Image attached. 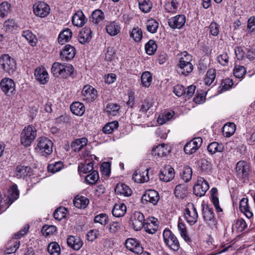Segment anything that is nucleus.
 <instances>
[{
    "instance_id": "1",
    "label": "nucleus",
    "mask_w": 255,
    "mask_h": 255,
    "mask_svg": "<svg viewBox=\"0 0 255 255\" xmlns=\"http://www.w3.org/2000/svg\"><path fill=\"white\" fill-rule=\"evenodd\" d=\"M74 70V68L71 64L59 62H54L51 68V72L54 75L64 78L72 76Z\"/></svg>"
},
{
    "instance_id": "2",
    "label": "nucleus",
    "mask_w": 255,
    "mask_h": 255,
    "mask_svg": "<svg viewBox=\"0 0 255 255\" xmlns=\"http://www.w3.org/2000/svg\"><path fill=\"white\" fill-rule=\"evenodd\" d=\"M36 151L40 155L47 156L53 152V142L48 137L40 136L36 140Z\"/></svg>"
},
{
    "instance_id": "3",
    "label": "nucleus",
    "mask_w": 255,
    "mask_h": 255,
    "mask_svg": "<svg viewBox=\"0 0 255 255\" xmlns=\"http://www.w3.org/2000/svg\"><path fill=\"white\" fill-rule=\"evenodd\" d=\"M164 243L174 251H177L180 248V244L176 237L168 229H165L163 233Z\"/></svg>"
},
{
    "instance_id": "4",
    "label": "nucleus",
    "mask_w": 255,
    "mask_h": 255,
    "mask_svg": "<svg viewBox=\"0 0 255 255\" xmlns=\"http://www.w3.org/2000/svg\"><path fill=\"white\" fill-rule=\"evenodd\" d=\"M15 60L8 55L4 54L0 57V68L4 72L9 75L12 74L15 71Z\"/></svg>"
},
{
    "instance_id": "5",
    "label": "nucleus",
    "mask_w": 255,
    "mask_h": 255,
    "mask_svg": "<svg viewBox=\"0 0 255 255\" xmlns=\"http://www.w3.org/2000/svg\"><path fill=\"white\" fill-rule=\"evenodd\" d=\"M37 136L35 128H23L21 133L20 142L25 147L29 146Z\"/></svg>"
},
{
    "instance_id": "6",
    "label": "nucleus",
    "mask_w": 255,
    "mask_h": 255,
    "mask_svg": "<svg viewBox=\"0 0 255 255\" xmlns=\"http://www.w3.org/2000/svg\"><path fill=\"white\" fill-rule=\"evenodd\" d=\"M184 214L186 221L190 225H193L197 222L198 213L193 203H189L186 205Z\"/></svg>"
},
{
    "instance_id": "7",
    "label": "nucleus",
    "mask_w": 255,
    "mask_h": 255,
    "mask_svg": "<svg viewBox=\"0 0 255 255\" xmlns=\"http://www.w3.org/2000/svg\"><path fill=\"white\" fill-rule=\"evenodd\" d=\"M202 215L204 221L212 229H217V222L215 218L212 209L208 206L203 207Z\"/></svg>"
},
{
    "instance_id": "8",
    "label": "nucleus",
    "mask_w": 255,
    "mask_h": 255,
    "mask_svg": "<svg viewBox=\"0 0 255 255\" xmlns=\"http://www.w3.org/2000/svg\"><path fill=\"white\" fill-rule=\"evenodd\" d=\"M209 185L203 177H198L196 183L193 187L194 194L197 196H203L209 189Z\"/></svg>"
},
{
    "instance_id": "9",
    "label": "nucleus",
    "mask_w": 255,
    "mask_h": 255,
    "mask_svg": "<svg viewBox=\"0 0 255 255\" xmlns=\"http://www.w3.org/2000/svg\"><path fill=\"white\" fill-rule=\"evenodd\" d=\"M202 138L200 137L194 138L185 144L184 147V152L189 155L195 153L202 145Z\"/></svg>"
},
{
    "instance_id": "10",
    "label": "nucleus",
    "mask_w": 255,
    "mask_h": 255,
    "mask_svg": "<svg viewBox=\"0 0 255 255\" xmlns=\"http://www.w3.org/2000/svg\"><path fill=\"white\" fill-rule=\"evenodd\" d=\"M97 97V91L89 85H85L82 91V98L87 102L94 101Z\"/></svg>"
},
{
    "instance_id": "11",
    "label": "nucleus",
    "mask_w": 255,
    "mask_h": 255,
    "mask_svg": "<svg viewBox=\"0 0 255 255\" xmlns=\"http://www.w3.org/2000/svg\"><path fill=\"white\" fill-rule=\"evenodd\" d=\"M131 221L132 226L135 231L140 230L145 223L144 215L140 212H135L133 214Z\"/></svg>"
},
{
    "instance_id": "12",
    "label": "nucleus",
    "mask_w": 255,
    "mask_h": 255,
    "mask_svg": "<svg viewBox=\"0 0 255 255\" xmlns=\"http://www.w3.org/2000/svg\"><path fill=\"white\" fill-rule=\"evenodd\" d=\"M50 7L44 2H38L33 5V11L35 14L41 17L46 16L50 12Z\"/></svg>"
},
{
    "instance_id": "13",
    "label": "nucleus",
    "mask_w": 255,
    "mask_h": 255,
    "mask_svg": "<svg viewBox=\"0 0 255 255\" xmlns=\"http://www.w3.org/2000/svg\"><path fill=\"white\" fill-rule=\"evenodd\" d=\"M250 168V164L248 162L245 160H241L238 162L236 164V171L240 178H244L249 175Z\"/></svg>"
},
{
    "instance_id": "14",
    "label": "nucleus",
    "mask_w": 255,
    "mask_h": 255,
    "mask_svg": "<svg viewBox=\"0 0 255 255\" xmlns=\"http://www.w3.org/2000/svg\"><path fill=\"white\" fill-rule=\"evenodd\" d=\"M159 197L158 193L154 190H149L145 192L141 198L142 203L149 202L155 205L158 202Z\"/></svg>"
},
{
    "instance_id": "15",
    "label": "nucleus",
    "mask_w": 255,
    "mask_h": 255,
    "mask_svg": "<svg viewBox=\"0 0 255 255\" xmlns=\"http://www.w3.org/2000/svg\"><path fill=\"white\" fill-rule=\"evenodd\" d=\"M125 245L129 251L139 254L143 251V248L138 241L133 238H128L125 242Z\"/></svg>"
},
{
    "instance_id": "16",
    "label": "nucleus",
    "mask_w": 255,
    "mask_h": 255,
    "mask_svg": "<svg viewBox=\"0 0 255 255\" xmlns=\"http://www.w3.org/2000/svg\"><path fill=\"white\" fill-rule=\"evenodd\" d=\"M171 151V147L166 144H159L151 151L152 155L156 157H162L167 155Z\"/></svg>"
},
{
    "instance_id": "17",
    "label": "nucleus",
    "mask_w": 255,
    "mask_h": 255,
    "mask_svg": "<svg viewBox=\"0 0 255 255\" xmlns=\"http://www.w3.org/2000/svg\"><path fill=\"white\" fill-rule=\"evenodd\" d=\"M174 169L169 165H166L160 170L159 176L161 180L164 182H169L174 177Z\"/></svg>"
},
{
    "instance_id": "18",
    "label": "nucleus",
    "mask_w": 255,
    "mask_h": 255,
    "mask_svg": "<svg viewBox=\"0 0 255 255\" xmlns=\"http://www.w3.org/2000/svg\"><path fill=\"white\" fill-rule=\"evenodd\" d=\"M185 22L186 18L185 15L179 14L169 19L168 24L171 28L180 29L184 25Z\"/></svg>"
},
{
    "instance_id": "19",
    "label": "nucleus",
    "mask_w": 255,
    "mask_h": 255,
    "mask_svg": "<svg viewBox=\"0 0 255 255\" xmlns=\"http://www.w3.org/2000/svg\"><path fill=\"white\" fill-rule=\"evenodd\" d=\"M75 54V48L70 45H66L61 50L60 55L62 60L68 61L72 59Z\"/></svg>"
},
{
    "instance_id": "20",
    "label": "nucleus",
    "mask_w": 255,
    "mask_h": 255,
    "mask_svg": "<svg viewBox=\"0 0 255 255\" xmlns=\"http://www.w3.org/2000/svg\"><path fill=\"white\" fill-rule=\"evenodd\" d=\"M19 196V191L16 184L11 185L8 190V195L5 199H3V202L10 205Z\"/></svg>"
},
{
    "instance_id": "21",
    "label": "nucleus",
    "mask_w": 255,
    "mask_h": 255,
    "mask_svg": "<svg viewBox=\"0 0 255 255\" xmlns=\"http://www.w3.org/2000/svg\"><path fill=\"white\" fill-rule=\"evenodd\" d=\"M0 86L5 94H8V93L11 94L15 90L14 81L8 78L2 79L0 82Z\"/></svg>"
},
{
    "instance_id": "22",
    "label": "nucleus",
    "mask_w": 255,
    "mask_h": 255,
    "mask_svg": "<svg viewBox=\"0 0 255 255\" xmlns=\"http://www.w3.org/2000/svg\"><path fill=\"white\" fill-rule=\"evenodd\" d=\"M34 75L36 80L41 84H45L48 81V74L44 67L37 68L35 70Z\"/></svg>"
},
{
    "instance_id": "23",
    "label": "nucleus",
    "mask_w": 255,
    "mask_h": 255,
    "mask_svg": "<svg viewBox=\"0 0 255 255\" xmlns=\"http://www.w3.org/2000/svg\"><path fill=\"white\" fill-rule=\"evenodd\" d=\"M31 169L30 167L22 165L16 166L14 171V176L17 178H23L27 176L30 175Z\"/></svg>"
},
{
    "instance_id": "24",
    "label": "nucleus",
    "mask_w": 255,
    "mask_h": 255,
    "mask_svg": "<svg viewBox=\"0 0 255 255\" xmlns=\"http://www.w3.org/2000/svg\"><path fill=\"white\" fill-rule=\"evenodd\" d=\"M148 170H136L132 175V179L137 183H144L149 180Z\"/></svg>"
},
{
    "instance_id": "25",
    "label": "nucleus",
    "mask_w": 255,
    "mask_h": 255,
    "mask_svg": "<svg viewBox=\"0 0 255 255\" xmlns=\"http://www.w3.org/2000/svg\"><path fill=\"white\" fill-rule=\"evenodd\" d=\"M67 243L70 247L74 250H79L83 246V242L78 236H69L67 239Z\"/></svg>"
},
{
    "instance_id": "26",
    "label": "nucleus",
    "mask_w": 255,
    "mask_h": 255,
    "mask_svg": "<svg viewBox=\"0 0 255 255\" xmlns=\"http://www.w3.org/2000/svg\"><path fill=\"white\" fill-rule=\"evenodd\" d=\"M92 38V31L90 28L84 27L80 32L78 35V40L81 44L89 42Z\"/></svg>"
},
{
    "instance_id": "27",
    "label": "nucleus",
    "mask_w": 255,
    "mask_h": 255,
    "mask_svg": "<svg viewBox=\"0 0 255 255\" xmlns=\"http://www.w3.org/2000/svg\"><path fill=\"white\" fill-rule=\"evenodd\" d=\"M178 72L185 76L191 73L193 69V66L191 62L187 61L180 62L177 64Z\"/></svg>"
},
{
    "instance_id": "28",
    "label": "nucleus",
    "mask_w": 255,
    "mask_h": 255,
    "mask_svg": "<svg viewBox=\"0 0 255 255\" xmlns=\"http://www.w3.org/2000/svg\"><path fill=\"white\" fill-rule=\"evenodd\" d=\"M152 219V220H149L146 221L143 226L145 231L150 234H154L158 228L157 220L153 218Z\"/></svg>"
},
{
    "instance_id": "29",
    "label": "nucleus",
    "mask_w": 255,
    "mask_h": 255,
    "mask_svg": "<svg viewBox=\"0 0 255 255\" xmlns=\"http://www.w3.org/2000/svg\"><path fill=\"white\" fill-rule=\"evenodd\" d=\"M115 190L117 194L124 195L126 197L130 196L132 193V191L129 187L123 183L118 184Z\"/></svg>"
},
{
    "instance_id": "30",
    "label": "nucleus",
    "mask_w": 255,
    "mask_h": 255,
    "mask_svg": "<svg viewBox=\"0 0 255 255\" xmlns=\"http://www.w3.org/2000/svg\"><path fill=\"white\" fill-rule=\"evenodd\" d=\"M127 212V207L124 203H116L112 210V214L116 217H123Z\"/></svg>"
},
{
    "instance_id": "31",
    "label": "nucleus",
    "mask_w": 255,
    "mask_h": 255,
    "mask_svg": "<svg viewBox=\"0 0 255 255\" xmlns=\"http://www.w3.org/2000/svg\"><path fill=\"white\" fill-rule=\"evenodd\" d=\"M89 199L83 196H77L74 199L73 204L75 207L79 209H85L89 204Z\"/></svg>"
},
{
    "instance_id": "32",
    "label": "nucleus",
    "mask_w": 255,
    "mask_h": 255,
    "mask_svg": "<svg viewBox=\"0 0 255 255\" xmlns=\"http://www.w3.org/2000/svg\"><path fill=\"white\" fill-rule=\"evenodd\" d=\"M71 112L77 116H82L85 111V106L83 103L75 102L73 103L70 106Z\"/></svg>"
},
{
    "instance_id": "33",
    "label": "nucleus",
    "mask_w": 255,
    "mask_h": 255,
    "mask_svg": "<svg viewBox=\"0 0 255 255\" xmlns=\"http://www.w3.org/2000/svg\"><path fill=\"white\" fill-rule=\"evenodd\" d=\"M121 27L115 21L110 22L106 26L107 33L112 36L117 35L120 32Z\"/></svg>"
},
{
    "instance_id": "34",
    "label": "nucleus",
    "mask_w": 255,
    "mask_h": 255,
    "mask_svg": "<svg viewBox=\"0 0 255 255\" xmlns=\"http://www.w3.org/2000/svg\"><path fill=\"white\" fill-rule=\"evenodd\" d=\"M120 106L118 104L109 103L106 108L105 111L109 116H116L120 115Z\"/></svg>"
},
{
    "instance_id": "35",
    "label": "nucleus",
    "mask_w": 255,
    "mask_h": 255,
    "mask_svg": "<svg viewBox=\"0 0 255 255\" xmlns=\"http://www.w3.org/2000/svg\"><path fill=\"white\" fill-rule=\"evenodd\" d=\"M224 149L223 145L216 141L212 142L207 146V150L211 154H214L217 152H222Z\"/></svg>"
},
{
    "instance_id": "36",
    "label": "nucleus",
    "mask_w": 255,
    "mask_h": 255,
    "mask_svg": "<svg viewBox=\"0 0 255 255\" xmlns=\"http://www.w3.org/2000/svg\"><path fill=\"white\" fill-rule=\"evenodd\" d=\"M72 36L71 30L68 28H65L60 32L58 37V42L61 44L68 42Z\"/></svg>"
},
{
    "instance_id": "37",
    "label": "nucleus",
    "mask_w": 255,
    "mask_h": 255,
    "mask_svg": "<svg viewBox=\"0 0 255 255\" xmlns=\"http://www.w3.org/2000/svg\"><path fill=\"white\" fill-rule=\"evenodd\" d=\"M88 140L85 137L75 139L71 144V147L75 151H79L87 145Z\"/></svg>"
},
{
    "instance_id": "38",
    "label": "nucleus",
    "mask_w": 255,
    "mask_h": 255,
    "mask_svg": "<svg viewBox=\"0 0 255 255\" xmlns=\"http://www.w3.org/2000/svg\"><path fill=\"white\" fill-rule=\"evenodd\" d=\"M72 21L73 24L77 27H82L86 22L85 16L82 12L74 14Z\"/></svg>"
},
{
    "instance_id": "39",
    "label": "nucleus",
    "mask_w": 255,
    "mask_h": 255,
    "mask_svg": "<svg viewBox=\"0 0 255 255\" xmlns=\"http://www.w3.org/2000/svg\"><path fill=\"white\" fill-rule=\"evenodd\" d=\"M78 171L86 174L93 171V163L86 159L84 163H80L78 166Z\"/></svg>"
},
{
    "instance_id": "40",
    "label": "nucleus",
    "mask_w": 255,
    "mask_h": 255,
    "mask_svg": "<svg viewBox=\"0 0 255 255\" xmlns=\"http://www.w3.org/2000/svg\"><path fill=\"white\" fill-rule=\"evenodd\" d=\"M22 36L29 42V44L34 47L36 45L37 39L36 36L30 30H25L22 32Z\"/></svg>"
},
{
    "instance_id": "41",
    "label": "nucleus",
    "mask_w": 255,
    "mask_h": 255,
    "mask_svg": "<svg viewBox=\"0 0 255 255\" xmlns=\"http://www.w3.org/2000/svg\"><path fill=\"white\" fill-rule=\"evenodd\" d=\"M188 194V190L185 185L179 184L175 188L174 194L176 197L180 198H184Z\"/></svg>"
},
{
    "instance_id": "42",
    "label": "nucleus",
    "mask_w": 255,
    "mask_h": 255,
    "mask_svg": "<svg viewBox=\"0 0 255 255\" xmlns=\"http://www.w3.org/2000/svg\"><path fill=\"white\" fill-rule=\"evenodd\" d=\"M104 18V13L100 9L95 10L92 14L91 21L96 24L103 21Z\"/></svg>"
},
{
    "instance_id": "43",
    "label": "nucleus",
    "mask_w": 255,
    "mask_h": 255,
    "mask_svg": "<svg viewBox=\"0 0 255 255\" xmlns=\"http://www.w3.org/2000/svg\"><path fill=\"white\" fill-rule=\"evenodd\" d=\"M139 9L144 13L149 12L152 8V3L150 0H138Z\"/></svg>"
},
{
    "instance_id": "44",
    "label": "nucleus",
    "mask_w": 255,
    "mask_h": 255,
    "mask_svg": "<svg viewBox=\"0 0 255 255\" xmlns=\"http://www.w3.org/2000/svg\"><path fill=\"white\" fill-rule=\"evenodd\" d=\"M174 115L173 111L165 112L162 115H159L157 119V123L159 125H162L169 121Z\"/></svg>"
},
{
    "instance_id": "45",
    "label": "nucleus",
    "mask_w": 255,
    "mask_h": 255,
    "mask_svg": "<svg viewBox=\"0 0 255 255\" xmlns=\"http://www.w3.org/2000/svg\"><path fill=\"white\" fill-rule=\"evenodd\" d=\"M158 25L159 24L156 20L148 19L146 23V30L151 33H155L157 31Z\"/></svg>"
},
{
    "instance_id": "46",
    "label": "nucleus",
    "mask_w": 255,
    "mask_h": 255,
    "mask_svg": "<svg viewBox=\"0 0 255 255\" xmlns=\"http://www.w3.org/2000/svg\"><path fill=\"white\" fill-rule=\"evenodd\" d=\"M152 75L148 71L144 72L141 76V84L145 87H148L152 81Z\"/></svg>"
},
{
    "instance_id": "47",
    "label": "nucleus",
    "mask_w": 255,
    "mask_h": 255,
    "mask_svg": "<svg viewBox=\"0 0 255 255\" xmlns=\"http://www.w3.org/2000/svg\"><path fill=\"white\" fill-rule=\"evenodd\" d=\"M109 222V218L107 214L101 213L96 215L94 219L95 223H98L102 226H105Z\"/></svg>"
},
{
    "instance_id": "48",
    "label": "nucleus",
    "mask_w": 255,
    "mask_h": 255,
    "mask_svg": "<svg viewBox=\"0 0 255 255\" xmlns=\"http://www.w3.org/2000/svg\"><path fill=\"white\" fill-rule=\"evenodd\" d=\"M157 45L153 40H150L145 45L146 53L149 55H153L157 49Z\"/></svg>"
},
{
    "instance_id": "49",
    "label": "nucleus",
    "mask_w": 255,
    "mask_h": 255,
    "mask_svg": "<svg viewBox=\"0 0 255 255\" xmlns=\"http://www.w3.org/2000/svg\"><path fill=\"white\" fill-rule=\"evenodd\" d=\"M47 251L51 255H60V248L56 242H52L49 244Z\"/></svg>"
},
{
    "instance_id": "50",
    "label": "nucleus",
    "mask_w": 255,
    "mask_h": 255,
    "mask_svg": "<svg viewBox=\"0 0 255 255\" xmlns=\"http://www.w3.org/2000/svg\"><path fill=\"white\" fill-rule=\"evenodd\" d=\"M216 77V70L213 69H209L206 75L205 83L207 85H210L214 81Z\"/></svg>"
},
{
    "instance_id": "51",
    "label": "nucleus",
    "mask_w": 255,
    "mask_h": 255,
    "mask_svg": "<svg viewBox=\"0 0 255 255\" xmlns=\"http://www.w3.org/2000/svg\"><path fill=\"white\" fill-rule=\"evenodd\" d=\"M192 175V170L191 168L188 165L185 166L183 167L182 173V177L183 180L185 182H187L191 180Z\"/></svg>"
},
{
    "instance_id": "52",
    "label": "nucleus",
    "mask_w": 255,
    "mask_h": 255,
    "mask_svg": "<svg viewBox=\"0 0 255 255\" xmlns=\"http://www.w3.org/2000/svg\"><path fill=\"white\" fill-rule=\"evenodd\" d=\"M67 213V210L64 207L57 208L53 213L54 218L57 220L60 221L64 218Z\"/></svg>"
},
{
    "instance_id": "53",
    "label": "nucleus",
    "mask_w": 255,
    "mask_h": 255,
    "mask_svg": "<svg viewBox=\"0 0 255 255\" xmlns=\"http://www.w3.org/2000/svg\"><path fill=\"white\" fill-rule=\"evenodd\" d=\"M130 36L136 42H139L142 37V31L138 27L133 28L130 34Z\"/></svg>"
},
{
    "instance_id": "54",
    "label": "nucleus",
    "mask_w": 255,
    "mask_h": 255,
    "mask_svg": "<svg viewBox=\"0 0 255 255\" xmlns=\"http://www.w3.org/2000/svg\"><path fill=\"white\" fill-rule=\"evenodd\" d=\"M233 85V81L232 79L230 78H227L222 81L221 84V86L220 88L221 89L219 90V92L220 93H222L224 91H226L229 89H230L232 85Z\"/></svg>"
},
{
    "instance_id": "55",
    "label": "nucleus",
    "mask_w": 255,
    "mask_h": 255,
    "mask_svg": "<svg viewBox=\"0 0 255 255\" xmlns=\"http://www.w3.org/2000/svg\"><path fill=\"white\" fill-rule=\"evenodd\" d=\"M99 174L97 171L93 170L92 172L86 176L85 180L89 184H94L98 180Z\"/></svg>"
},
{
    "instance_id": "56",
    "label": "nucleus",
    "mask_w": 255,
    "mask_h": 255,
    "mask_svg": "<svg viewBox=\"0 0 255 255\" xmlns=\"http://www.w3.org/2000/svg\"><path fill=\"white\" fill-rule=\"evenodd\" d=\"M10 11V4L7 1H3L0 4V15L4 17Z\"/></svg>"
},
{
    "instance_id": "57",
    "label": "nucleus",
    "mask_w": 255,
    "mask_h": 255,
    "mask_svg": "<svg viewBox=\"0 0 255 255\" xmlns=\"http://www.w3.org/2000/svg\"><path fill=\"white\" fill-rule=\"evenodd\" d=\"M178 5L177 0H168L165 4V8L168 12H172L177 9Z\"/></svg>"
},
{
    "instance_id": "58",
    "label": "nucleus",
    "mask_w": 255,
    "mask_h": 255,
    "mask_svg": "<svg viewBox=\"0 0 255 255\" xmlns=\"http://www.w3.org/2000/svg\"><path fill=\"white\" fill-rule=\"evenodd\" d=\"M63 166L61 161L55 162L54 163H51L48 166V170L52 173H56L60 171Z\"/></svg>"
},
{
    "instance_id": "59",
    "label": "nucleus",
    "mask_w": 255,
    "mask_h": 255,
    "mask_svg": "<svg viewBox=\"0 0 255 255\" xmlns=\"http://www.w3.org/2000/svg\"><path fill=\"white\" fill-rule=\"evenodd\" d=\"M56 228L54 226L45 225L42 227L41 232L44 236L47 237L56 232Z\"/></svg>"
},
{
    "instance_id": "60",
    "label": "nucleus",
    "mask_w": 255,
    "mask_h": 255,
    "mask_svg": "<svg viewBox=\"0 0 255 255\" xmlns=\"http://www.w3.org/2000/svg\"><path fill=\"white\" fill-rule=\"evenodd\" d=\"M246 73V70L243 66H236L234 69V75L237 78H243Z\"/></svg>"
},
{
    "instance_id": "61",
    "label": "nucleus",
    "mask_w": 255,
    "mask_h": 255,
    "mask_svg": "<svg viewBox=\"0 0 255 255\" xmlns=\"http://www.w3.org/2000/svg\"><path fill=\"white\" fill-rule=\"evenodd\" d=\"M17 27V23L13 19H8L4 23V27L6 31H11Z\"/></svg>"
},
{
    "instance_id": "62",
    "label": "nucleus",
    "mask_w": 255,
    "mask_h": 255,
    "mask_svg": "<svg viewBox=\"0 0 255 255\" xmlns=\"http://www.w3.org/2000/svg\"><path fill=\"white\" fill-rule=\"evenodd\" d=\"M200 167L202 171L209 172L212 168L211 162L206 159H202L201 161Z\"/></svg>"
},
{
    "instance_id": "63",
    "label": "nucleus",
    "mask_w": 255,
    "mask_h": 255,
    "mask_svg": "<svg viewBox=\"0 0 255 255\" xmlns=\"http://www.w3.org/2000/svg\"><path fill=\"white\" fill-rule=\"evenodd\" d=\"M152 104L151 100H144L140 107V111L144 113L146 112L150 109L151 107H152Z\"/></svg>"
},
{
    "instance_id": "64",
    "label": "nucleus",
    "mask_w": 255,
    "mask_h": 255,
    "mask_svg": "<svg viewBox=\"0 0 255 255\" xmlns=\"http://www.w3.org/2000/svg\"><path fill=\"white\" fill-rule=\"evenodd\" d=\"M173 92L178 97H181L185 94V89L182 85H177L174 87Z\"/></svg>"
}]
</instances>
